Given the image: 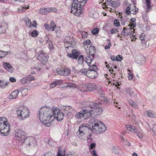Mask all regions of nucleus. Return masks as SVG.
I'll use <instances>...</instances> for the list:
<instances>
[{
	"mask_svg": "<svg viewBox=\"0 0 156 156\" xmlns=\"http://www.w3.org/2000/svg\"><path fill=\"white\" fill-rule=\"evenodd\" d=\"M136 19L135 18H132L130 20L131 25L133 27H135L136 26Z\"/></svg>",
	"mask_w": 156,
	"mask_h": 156,
	"instance_id": "nucleus-36",
	"label": "nucleus"
},
{
	"mask_svg": "<svg viewBox=\"0 0 156 156\" xmlns=\"http://www.w3.org/2000/svg\"><path fill=\"white\" fill-rule=\"evenodd\" d=\"M87 0H73L70 12L77 16L83 12L82 8Z\"/></svg>",
	"mask_w": 156,
	"mask_h": 156,
	"instance_id": "nucleus-2",
	"label": "nucleus"
},
{
	"mask_svg": "<svg viewBox=\"0 0 156 156\" xmlns=\"http://www.w3.org/2000/svg\"><path fill=\"white\" fill-rule=\"evenodd\" d=\"M26 25L28 27H30L31 26V23L30 20L27 18L25 20Z\"/></svg>",
	"mask_w": 156,
	"mask_h": 156,
	"instance_id": "nucleus-48",
	"label": "nucleus"
},
{
	"mask_svg": "<svg viewBox=\"0 0 156 156\" xmlns=\"http://www.w3.org/2000/svg\"><path fill=\"white\" fill-rule=\"evenodd\" d=\"M136 60V62L140 65L144 64L145 61L144 57L140 55H138L137 56Z\"/></svg>",
	"mask_w": 156,
	"mask_h": 156,
	"instance_id": "nucleus-19",
	"label": "nucleus"
},
{
	"mask_svg": "<svg viewBox=\"0 0 156 156\" xmlns=\"http://www.w3.org/2000/svg\"><path fill=\"white\" fill-rule=\"evenodd\" d=\"M76 84L73 83H69L67 86V87H69L71 88H76Z\"/></svg>",
	"mask_w": 156,
	"mask_h": 156,
	"instance_id": "nucleus-61",
	"label": "nucleus"
},
{
	"mask_svg": "<svg viewBox=\"0 0 156 156\" xmlns=\"http://www.w3.org/2000/svg\"><path fill=\"white\" fill-rule=\"evenodd\" d=\"M143 18L145 22H147L148 21V18L147 16V14L142 15Z\"/></svg>",
	"mask_w": 156,
	"mask_h": 156,
	"instance_id": "nucleus-57",
	"label": "nucleus"
},
{
	"mask_svg": "<svg viewBox=\"0 0 156 156\" xmlns=\"http://www.w3.org/2000/svg\"><path fill=\"white\" fill-rule=\"evenodd\" d=\"M38 35V32L36 30H34L31 33V35L33 37H36Z\"/></svg>",
	"mask_w": 156,
	"mask_h": 156,
	"instance_id": "nucleus-55",
	"label": "nucleus"
},
{
	"mask_svg": "<svg viewBox=\"0 0 156 156\" xmlns=\"http://www.w3.org/2000/svg\"><path fill=\"white\" fill-rule=\"evenodd\" d=\"M91 43L89 39H87L84 41L83 42V45H89Z\"/></svg>",
	"mask_w": 156,
	"mask_h": 156,
	"instance_id": "nucleus-56",
	"label": "nucleus"
},
{
	"mask_svg": "<svg viewBox=\"0 0 156 156\" xmlns=\"http://www.w3.org/2000/svg\"><path fill=\"white\" fill-rule=\"evenodd\" d=\"M92 58L89 55L87 56L85 58V61L88 66H90L94 58V56H91Z\"/></svg>",
	"mask_w": 156,
	"mask_h": 156,
	"instance_id": "nucleus-28",
	"label": "nucleus"
},
{
	"mask_svg": "<svg viewBox=\"0 0 156 156\" xmlns=\"http://www.w3.org/2000/svg\"><path fill=\"white\" fill-rule=\"evenodd\" d=\"M34 141V138L32 137L29 136L25 139L23 141V143L25 144L27 146H30V141L33 142Z\"/></svg>",
	"mask_w": 156,
	"mask_h": 156,
	"instance_id": "nucleus-22",
	"label": "nucleus"
},
{
	"mask_svg": "<svg viewBox=\"0 0 156 156\" xmlns=\"http://www.w3.org/2000/svg\"><path fill=\"white\" fill-rule=\"evenodd\" d=\"M96 84L94 83H89L88 85H83V87L86 89V90L92 91L95 89Z\"/></svg>",
	"mask_w": 156,
	"mask_h": 156,
	"instance_id": "nucleus-15",
	"label": "nucleus"
},
{
	"mask_svg": "<svg viewBox=\"0 0 156 156\" xmlns=\"http://www.w3.org/2000/svg\"><path fill=\"white\" fill-rule=\"evenodd\" d=\"M151 129L153 131L155 135L156 136V124L153 125Z\"/></svg>",
	"mask_w": 156,
	"mask_h": 156,
	"instance_id": "nucleus-52",
	"label": "nucleus"
},
{
	"mask_svg": "<svg viewBox=\"0 0 156 156\" xmlns=\"http://www.w3.org/2000/svg\"><path fill=\"white\" fill-rule=\"evenodd\" d=\"M25 77H24L20 80V83L23 84L28 83Z\"/></svg>",
	"mask_w": 156,
	"mask_h": 156,
	"instance_id": "nucleus-51",
	"label": "nucleus"
},
{
	"mask_svg": "<svg viewBox=\"0 0 156 156\" xmlns=\"http://www.w3.org/2000/svg\"><path fill=\"white\" fill-rule=\"evenodd\" d=\"M5 119L0 117V134L3 136H8L10 133L9 123L7 120H4Z\"/></svg>",
	"mask_w": 156,
	"mask_h": 156,
	"instance_id": "nucleus-4",
	"label": "nucleus"
},
{
	"mask_svg": "<svg viewBox=\"0 0 156 156\" xmlns=\"http://www.w3.org/2000/svg\"><path fill=\"white\" fill-rule=\"evenodd\" d=\"M95 86L96 89L95 90H96L98 91V93L100 94H103V91L102 90V87L101 86L98 85H96Z\"/></svg>",
	"mask_w": 156,
	"mask_h": 156,
	"instance_id": "nucleus-31",
	"label": "nucleus"
},
{
	"mask_svg": "<svg viewBox=\"0 0 156 156\" xmlns=\"http://www.w3.org/2000/svg\"><path fill=\"white\" fill-rule=\"evenodd\" d=\"M125 127L128 130L131 131V132L136 133L137 132V128L135 126L131 125H126Z\"/></svg>",
	"mask_w": 156,
	"mask_h": 156,
	"instance_id": "nucleus-20",
	"label": "nucleus"
},
{
	"mask_svg": "<svg viewBox=\"0 0 156 156\" xmlns=\"http://www.w3.org/2000/svg\"><path fill=\"white\" fill-rule=\"evenodd\" d=\"M125 91L131 97L134 96L135 93L132 88L130 87H127L125 89Z\"/></svg>",
	"mask_w": 156,
	"mask_h": 156,
	"instance_id": "nucleus-25",
	"label": "nucleus"
},
{
	"mask_svg": "<svg viewBox=\"0 0 156 156\" xmlns=\"http://www.w3.org/2000/svg\"><path fill=\"white\" fill-rule=\"evenodd\" d=\"M99 99H98L97 100H95V102L94 103L93 102L89 101L87 102L86 103L87 106V107H89L90 108H95L96 106V101H98Z\"/></svg>",
	"mask_w": 156,
	"mask_h": 156,
	"instance_id": "nucleus-24",
	"label": "nucleus"
},
{
	"mask_svg": "<svg viewBox=\"0 0 156 156\" xmlns=\"http://www.w3.org/2000/svg\"><path fill=\"white\" fill-rule=\"evenodd\" d=\"M65 151H61L60 149H58L57 156H65Z\"/></svg>",
	"mask_w": 156,
	"mask_h": 156,
	"instance_id": "nucleus-43",
	"label": "nucleus"
},
{
	"mask_svg": "<svg viewBox=\"0 0 156 156\" xmlns=\"http://www.w3.org/2000/svg\"><path fill=\"white\" fill-rule=\"evenodd\" d=\"M114 24L116 27H119L120 25L119 20L117 19H115L114 20Z\"/></svg>",
	"mask_w": 156,
	"mask_h": 156,
	"instance_id": "nucleus-50",
	"label": "nucleus"
},
{
	"mask_svg": "<svg viewBox=\"0 0 156 156\" xmlns=\"http://www.w3.org/2000/svg\"><path fill=\"white\" fill-rule=\"evenodd\" d=\"M3 64L5 69L8 72L11 73H12L13 72V69L9 62H3Z\"/></svg>",
	"mask_w": 156,
	"mask_h": 156,
	"instance_id": "nucleus-16",
	"label": "nucleus"
},
{
	"mask_svg": "<svg viewBox=\"0 0 156 156\" xmlns=\"http://www.w3.org/2000/svg\"><path fill=\"white\" fill-rule=\"evenodd\" d=\"M64 76H67L71 73V69L69 68H66L63 69Z\"/></svg>",
	"mask_w": 156,
	"mask_h": 156,
	"instance_id": "nucleus-33",
	"label": "nucleus"
},
{
	"mask_svg": "<svg viewBox=\"0 0 156 156\" xmlns=\"http://www.w3.org/2000/svg\"><path fill=\"white\" fill-rule=\"evenodd\" d=\"M37 59L40 62H41L43 64L45 63L48 60V58L46 56V54L44 52L39 54L38 55Z\"/></svg>",
	"mask_w": 156,
	"mask_h": 156,
	"instance_id": "nucleus-14",
	"label": "nucleus"
},
{
	"mask_svg": "<svg viewBox=\"0 0 156 156\" xmlns=\"http://www.w3.org/2000/svg\"><path fill=\"white\" fill-rule=\"evenodd\" d=\"M113 151L116 154L119 153V151L120 149V148H119L118 147H113L112 149Z\"/></svg>",
	"mask_w": 156,
	"mask_h": 156,
	"instance_id": "nucleus-45",
	"label": "nucleus"
},
{
	"mask_svg": "<svg viewBox=\"0 0 156 156\" xmlns=\"http://www.w3.org/2000/svg\"><path fill=\"white\" fill-rule=\"evenodd\" d=\"M138 9L137 8L135 5H134L133 8L131 9L132 13L133 14H136L138 12Z\"/></svg>",
	"mask_w": 156,
	"mask_h": 156,
	"instance_id": "nucleus-42",
	"label": "nucleus"
},
{
	"mask_svg": "<svg viewBox=\"0 0 156 156\" xmlns=\"http://www.w3.org/2000/svg\"><path fill=\"white\" fill-rule=\"evenodd\" d=\"M88 70L87 69H82L78 73L80 75H84L87 76Z\"/></svg>",
	"mask_w": 156,
	"mask_h": 156,
	"instance_id": "nucleus-26",
	"label": "nucleus"
},
{
	"mask_svg": "<svg viewBox=\"0 0 156 156\" xmlns=\"http://www.w3.org/2000/svg\"><path fill=\"white\" fill-rule=\"evenodd\" d=\"M17 117L20 120H23L29 117V111L26 107L20 106L17 109Z\"/></svg>",
	"mask_w": 156,
	"mask_h": 156,
	"instance_id": "nucleus-5",
	"label": "nucleus"
},
{
	"mask_svg": "<svg viewBox=\"0 0 156 156\" xmlns=\"http://www.w3.org/2000/svg\"><path fill=\"white\" fill-rule=\"evenodd\" d=\"M99 32V29L98 28H95L92 31V34L95 35L97 34Z\"/></svg>",
	"mask_w": 156,
	"mask_h": 156,
	"instance_id": "nucleus-59",
	"label": "nucleus"
},
{
	"mask_svg": "<svg viewBox=\"0 0 156 156\" xmlns=\"http://www.w3.org/2000/svg\"><path fill=\"white\" fill-rule=\"evenodd\" d=\"M46 11V8H43L40 9L39 10V12L40 13H41L42 14L44 15L47 14Z\"/></svg>",
	"mask_w": 156,
	"mask_h": 156,
	"instance_id": "nucleus-46",
	"label": "nucleus"
},
{
	"mask_svg": "<svg viewBox=\"0 0 156 156\" xmlns=\"http://www.w3.org/2000/svg\"><path fill=\"white\" fill-rule=\"evenodd\" d=\"M106 2V3L105 2L104 3L106 6H108L106 3L111 6L115 8L118 7L120 5L119 2L117 1H112V0H107Z\"/></svg>",
	"mask_w": 156,
	"mask_h": 156,
	"instance_id": "nucleus-13",
	"label": "nucleus"
},
{
	"mask_svg": "<svg viewBox=\"0 0 156 156\" xmlns=\"http://www.w3.org/2000/svg\"><path fill=\"white\" fill-rule=\"evenodd\" d=\"M8 53V52L0 50V58H2L5 57Z\"/></svg>",
	"mask_w": 156,
	"mask_h": 156,
	"instance_id": "nucleus-38",
	"label": "nucleus"
},
{
	"mask_svg": "<svg viewBox=\"0 0 156 156\" xmlns=\"http://www.w3.org/2000/svg\"><path fill=\"white\" fill-rule=\"evenodd\" d=\"M136 133L137 136L139 137V138L140 139H142L144 137L143 134L142 133L140 132H137Z\"/></svg>",
	"mask_w": 156,
	"mask_h": 156,
	"instance_id": "nucleus-60",
	"label": "nucleus"
},
{
	"mask_svg": "<svg viewBox=\"0 0 156 156\" xmlns=\"http://www.w3.org/2000/svg\"><path fill=\"white\" fill-rule=\"evenodd\" d=\"M84 56L83 55H81L79 56L78 60V64L82 65L83 62Z\"/></svg>",
	"mask_w": 156,
	"mask_h": 156,
	"instance_id": "nucleus-35",
	"label": "nucleus"
},
{
	"mask_svg": "<svg viewBox=\"0 0 156 156\" xmlns=\"http://www.w3.org/2000/svg\"><path fill=\"white\" fill-rule=\"evenodd\" d=\"M8 27V24L4 22H0V34L4 33Z\"/></svg>",
	"mask_w": 156,
	"mask_h": 156,
	"instance_id": "nucleus-17",
	"label": "nucleus"
},
{
	"mask_svg": "<svg viewBox=\"0 0 156 156\" xmlns=\"http://www.w3.org/2000/svg\"><path fill=\"white\" fill-rule=\"evenodd\" d=\"M57 72L58 74L60 75H64L63 71V69H58L57 70Z\"/></svg>",
	"mask_w": 156,
	"mask_h": 156,
	"instance_id": "nucleus-53",
	"label": "nucleus"
},
{
	"mask_svg": "<svg viewBox=\"0 0 156 156\" xmlns=\"http://www.w3.org/2000/svg\"><path fill=\"white\" fill-rule=\"evenodd\" d=\"M34 51L36 53H37L38 55H39L40 53L43 52V51L41 50V48L40 47H37L34 49Z\"/></svg>",
	"mask_w": 156,
	"mask_h": 156,
	"instance_id": "nucleus-41",
	"label": "nucleus"
},
{
	"mask_svg": "<svg viewBox=\"0 0 156 156\" xmlns=\"http://www.w3.org/2000/svg\"><path fill=\"white\" fill-rule=\"evenodd\" d=\"M80 55V53L79 51L76 49H74L72 50V53H68L67 55L69 57L73 59H77Z\"/></svg>",
	"mask_w": 156,
	"mask_h": 156,
	"instance_id": "nucleus-12",
	"label": "nucleus"
},
{
	"mask_svg": "<svg viewBox=\"0 0 156 156\" xmlns=\"http://www.w3.org/2000/svg\"><path fill=\"white\" fill-rule=\"evenodd\" d=\"M87 112L89 114V115L91 114L90 112H89V110L84 109L80 111L79 112L77 113L76 114L75 116L76 118L81 119L82 117H84Z\"/></svg>",
	"mask_w": 156,
	"mask_h": 156,
	"instance_id": "nucleus-10",
	"label": "nucleus"
},
{
	"mask_svg": "<svg viewBox=\"0 0 156 156\" xmlns=\"http://www.w3.org/2000/svg\"><path fill=\"white\" fill-rule=\"evenodd\" d=\"M92 129L97 134L104 133L106 129L105 125L98 119L93 118L91 119Z\"/></svg>",
	"mask_w": 156,
	"mask_h": 156,
	"instance_id": "nucleus-3",
	"label": "nucleus"
},
{
	"mask_svg": "<svg viewBox=\"0 0 156 156\" xmlns=\"http://www.w3.org/2000/svg\"><path fill=\"white\" fill-rule=\"evenodd\" d=\"M91 132V129L89 128L87 124H83L80 125L79 128V130L77 132V135L80 138L83 139L84 135L87 133L88 131Z\"/></svg>",
	"mask_w": 156,
	"mask_h": 156,
	"instance_id": "nucleus-8",
	"label": "nucleus"
},
{
	"mask_svg": "<svg viewBox=\"0 0 156 156\" xmlns=\"http://www.w3.org/2000/svg\"><path fill=\"white\" fill-rule=\"evenodd\" d=\"M97 67L95 65H93L92 66H90L89 70H88L92 71H96L95 70L97 69Z\"/></svg>",
	"mask_w": 156,
	"mask_h": 156,
	"instance_id": "nucleus-44",
	"label": "nucleus"
},
{
	"mask_svg": "<svg viewBox=\"0 0 156 156\" xmlns=\"http://www.w3.org/2000/svg\"><path fill=\"white\" fill-rule=\"evenodd\" d=\"M145 36L144 34H140L139 37V38L140 40L143 41L145 40Z\"/></svg>",
	"mask_w": 156,
	"mask_h": 156,
	"instance_id": "nucleus-62",
	"label": "nucleus"
},
{
	"mask_svg": "<svg viewBox=\"0 0 156 156\" xmlns=\"http://www.w3.org/2000/svg\"><path fill=\"white\" fill-rule=\"evenodd\" d=\"M9 83V82H5L4 81L0 80V87H5L7 86V84Z\"/></svg>",
	"mask_w": 156,
	"mask_h": 156,
	"instance_id": "nucleus-40",
	"label": "nucleus"
},
{
	"mask_svg": "<svg viewBox=\"0 0 156 156\" xmlns=\"http://www.w3.org/2000/svg\"><path fill=\"white\" fill-rule=\"evenodd\" d=\"M128 102L130 105L135 109H137L138 108V105L134 101L131 99H129L128 100Z\"/></svg>",
	"mask_w": 156,
	"mask_h": 156,
	"instance_id": "nucleus-30",
	"label": "nucleus"
},
{
	"mask_svg": "<svg viewBox=\"0 0 156 156\" xmlns=\"http://www.w3.org/2000/svg\"><path fill=\"white\" fill-rule=\"evenodd\" d=\"M45 29L48 31H53L54 29L53 27H51L50 25L48 24H45L44 25Z\"/></svg>",
	"mask_w": 156,
	"mask_h": 156,
	"instance_id": "nucleus-34",
	"label": "nucleus"
},
{
	"mask_svg": "<svg viewBox=\"0 0 156 156\" xmlns=\"http://www.w3.org/2000/svg\"><path fill=\"white\" fill-rule=\"evenodd\" d=\"M81 35L82 38L85 39L87 38V33L85 31H81Z\"/></svg>",
	"mask_w": 156,
	"mask_h": 156,
	"instance_id": "nucleus-47",
	"label": "nucleus"
},
{
	"mask_svg": "<svg viewBox=\"0 0 156 156\" xmlns=\"http://www.w3.org/2000/svg\"><path fill=\"white\" fill-rule=\"evenodd\" d=\"M62 109H63V110H64L65 111L67 112H69L70 109L72 110L73 109L71 106H62Z\"/></svg>",
	"mask_w": 156,
	"mask_h": 156,
	"instance_id": "nucleus-39",
	"label": "nucleus"
},
{
	"mask_svg": "<svg viewBox=\"0 0 156 156\" xmlns=\"http://www.w3.org/2000/svg\"><path fill=\"white\" fill-rule=\"evenodd\" d=\"M134 30V29H130L124 27L123 30L121 32V34L123 36H131L133 34Z\"/></svg>",
	"mask_w": 156,
	"mask_h": 156,
	"instance_id": "nucleus-11",
	"label": "nucleus"
},
{
	"mask_svg": "<svg viewBox=\"0 0 156 156\" xmlns=\"http://www.w3.org/2000/svg\"><path fill=\"white\" fill-rule=\"evenodd\" d=\"M119 20L122 25L124 26L126 23L129 21V19L127 18L125 15L124 16L120 15Z\"/></svg>",
	"mask_w": 156,
	"mask_h": 156,
	"instance_id": "nucleus-18",
	"label": "nucleus"
},
{
	"mask_svg": "<svg viewBox=\"0 0 156 156\" xmlns=\"http://www.w3.org/2000/svg\"><path fill=\"white\" fill-rule=\"evenodd\" d=\"M52 110L53 120L55 118L58 121H61L63 119L64 115L58 108L55 106L52 107Z\"/></svg>",
	"mask_w": 156,
	"mask_h": 156,
	"instance_id": "nucleus-6",
	"label": "nucleus"
},
{
	"mask_svg": "<svg viewBox=\"0 0 156 156\" xmlns=\"http://www.w3.org/2000/svg\"><path fill=\"white\" fill-rule=\"evenodd\" d=\"M146 5L147 7V9H150L151 8V1L150 0H146Z\"/></svg>",
	"mask_w": 156,
	"mask_h": 156,
	"instance_id": "nucleus-58",
	"label": "nucleus"
},
{
	"mask_svg": "<svg viewBox=\"0 0 156 156\" xmlns=\"http://www.w3.org/2000/svg\"><path fill=\"white\" fill-rule=\"evenodd\" d=\"M25 77L28 83H30L31 81L34 80H35L34 77L31 75H28L27 76Z\"/></svg>",
	"mask_w": 156,
	"mask_h": 156,
	"instance_id": "nucleus-32",
	"label": "nucleus"
},
{
	"mask_svg": "<svg viewBox=\"0 0 156 156\" xmlns=\"http://www.w3.org/2000/svg\"><path fill=\"white\" fill-rule=\"evenodd\" d=\"M39 112L41 121L47 126H50L53 121V118L52 117V107H42L41 108Z\"/></svg>",
	"mask_w": 156,
	"mask_h": 156,
	"instance_id": "nucleus-1",
	"label": "nucleus"
},
{
	"mask_svg": "<svg viewBox=\"0 0 156 156\" xmlns=\"http://www.w3.org/2000/svg\"><path fill=\"white\" fill-rule=\"evenodd\" d=\"M87 77L90 78H94L98 76V74L96 71L88 70Z\"/></svg>",
	"mask_w": 156,
	"mask_h": 156,
	"instance_id": "nucleus-21",
	"label": "nucleus"
},
{
	"mask_svg": "<svg viewBox=\"0 0 156 156\" xmlns=\"http://www.w3.org/2000/svg\"><path fill=\"white\" fill-rule=\"evenodd\" d=\"M90 151L92 156H98L96 151L94 149Z\"/></svg>",
	"mask_w": 156,
	"mask_h": 156,
	"instance_id": "nucleus-64",
	"label": "nucleus"
},
{
	"mask_svg": "<svg viewBox=\"0 0 156 156\" xmlns=\"http://www.w3.org/2000/svg\"><path fill=\"white\" fill-rule=\"evenodd\" d=\"M46 12L47 14L52 12L53 11L52 8H46Z\"/></svg>",
	"mask_w": 156,
	"mask_h": 156,
	"instance_id": "nucleus-63",
	"label": "nucleus"
},
{
	"mask_svg": "<svg viewBox=\"0 0 156 156\" xmlns=\"http://www.w3.org/2000/svg\"><path fill=\"white\" fill-rule=\"evenodd\" d=\"M105 103L103 101L98 99L96 101V106L93 110H89V112L93 113L95 116L100 115L102 112V109L101 108L102 105Z\"/></svg>",
	"mask_w": 156,
	"mask_h": 156,
	"instance_id": "nucleus-7",
	"label": "nucleus"
},
{
	"mask_svg": "<svg viewBox=\"0 0 156 156\" xmlns=\"http://www.w3.org/2000/svg\"><path fill=\"white\" fill-rule=\"evenodd\" d=\"M26 133L22 130L17 129L15 131V136L16 139L22 143L23 140L25 138Z\"/></svg>",
	"mask_w": 156,
	"mask_h": 156,
	"instance_id": "nucleus-9",
	"label": "nucleus"
},
{
	"mask_svg": "<svg viewBox=\"0 0 156 156\" xmlns=\"http://www.w3.org/2000/svg\"><path fill=\"white\" fill-rule=\"evenodd\" d=\"M123 58V57L122 55H118L116 57V61L118 62L121 61Z\"/></svg>",
	"mask_w": 156,
	"mask_h": 156,
	"instance_id": "nucleus-49",
	"label": "nucleus"
},
{
	"mask_svg": "<svg viewBox=\"0 0 156 156\" xmlns=\"http://www.w3.org/2000/svg\"><path fill=\"white\" fill-rule=\"evenodd\" d=\"M62 82V81L61 80H57L53 82H52L50 85V87L51 88H52L55 87L58 84H60Z\"/></svg>",
	"mask_w": 156,
	"mask_h": 156,
	"instance_id": "nucleus-27",
	"label": "nucleus"
},
{
	"mask_svg": "<svg viewBox=\"0 0 156 156\" xmlns=\"http://www.w3.org/2000/svg\"><path fill=\"white\" fill-rule=\"evenodd\" d=\"M19 91L18 90H16L12 92L9 96L10 99H14L18 97Z\"/></svg>",
	"mask_w": 156,
	"mask_h": 156,
	"instance_id": "nucleus-23",
	"label": "nucleus"
},
{
	"mask_svg": "<svg viewBox=\"0 0 156 156\" xmlns=\"http://www.w3.org/2000/svg\"><path fill=\"white\" fill-rule=\"evenodd\" d=\"M145 113L148 117L152 118L154 117V114L150 110L146 111Z\"/></svg>",
	"mask_w": 156,
	"mask_h": 156,
	"instance_id": "nucleus-37",
	"label": "nucleus"
},
{
	"mask_svg": "<svg viewBox=\"0 0 156 156\" xmlns=\"http://www.w3.org/2000/svg\"><path fill=\"white\" fill-rule=\"evenodd\" d=\"M125 12L127 15H130L131 13L130 8L129 6L126 7V9Z\"/></svg>",
	"mask_w": 156,
	"mask_h": 156,
	"instance_id": "nucleus-54",
	"label": "nucleus"
},
{
	"mask_svg": "<svg viewBox=\"0 0 156 156\" xmlns=\"http://www.w3.org/2000/svg\"><path fill=\"white\" fill-rule=\"evenodd\" d=\"M96 52V49L95 46H90L89 48V55L94 56Z\"/></svg>",
	"mask_w": 156,
	"mask_h": 156,
	"instance_id": "nucleus-29",
	"label": "nucleus"
}]
</instances>
